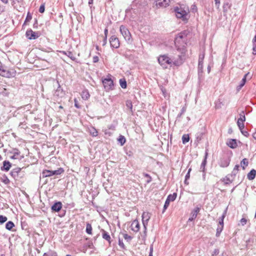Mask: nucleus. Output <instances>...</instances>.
<instances>
[{
  "mask_svg": "<svg viewBox=\"0 0 256 256\" xmlns=\"http://www.w3.org/2000/svg\"><path fill=\"white\" fill-rule=\"evenodd\" d=\"M252 46H253L252 54H256V34L255 35L254 38L252 39Z\"/></svg>",
  "mask_w": 256,
  "mask_h": 256,
  "instance_id": "72a5a7b5",
  "label": "nucleus"
},
{
  "mask_svg": "<svg viewBox=\"0 0 256 256\" xmlns=\"http://www.w3.org/2000/svg\"><path fill=\"white\" fill-rule=\"evenodd\" d=\"M206 156H207V154H206L205 158H204V160H202V162L200 166V171L202 172H204L205 169H206V162H206Z\"/></svg>",
  "mask_w": 256,
  "mask_h": 256,
  "instance_id": "412c9836",
  "label": "nucleus"
},
{
  "mask_svg": "<svg viewBox=\"0 0 256 256\" xmlns=\"http://www.w3.org/2000/svg\"><path fill=\"white\" fill-rule=\"evenodd\" d=\"M58 84V87L54 92V100L58 101L60 98H62L64 96V92L62 89L60 88V84L58 81H57Z\"/></svg>",
  "mask_w": 256,
  "mask_h": 256,
  "instance_id": "39448f33",
  "label": "nucleus"
},
{
  "mask_svg": "<svg viewBox=\"0 0 256 256\" xmlns=\"http://www.w3.org/2000/svg\"><path fill=\"white\" fill-rule=\"evenodd\" d=\"M32 19V14L28 12L27 14L26 18L25 20V21L24 22V24H26L27 22H29Z\"/></svg>",
  "mask_w": 256,
  "mask_h": 256,
  "instance_id": "37998d69",
  "label": "nucleus"
},
{
  "mask_svg": "<svg viewBox=\"0 0 256 256\" xmlns=\"http://www.w3.org/2000/svg\"><path fill=\"white\" fill-rule=\"evenodd\" d=\"M62 208V204L60 202L54 203L52 206V211L58 212Z\"/></svg>",
  "mask_w": 256,
  "mask_h": 256,
  "instance_id": "2eb2a0df",
  "label": "nucleus"
},
{
  "mask_svg": "<svg viewBox=\"0 0 256 256\" xmlns=\"http://www.w3.org/2000/svg\"><path fill=\"white\" fill-rule=\"evenodd\" d=\"M123 237L128 242H130L132 240V236L128 235L126 234H123Z\"/></svg>",
  "mask_w": 256,
  "mask_h": 256,
  "instance_id": "de8ad7c7",
  "label": "nucleus"
},
{
  "mask_svg": "<svg viewBox=\"0 0 256 256\" xmlns=\"http://www.w3.org/2000/svg\"><path fill=\"white\" fill-rule=\"evenodd\" d=\"M120 30L121 34L122 35L124 40L128 44H131L132 42V35L128 30V28L122 25L120 26Z\"/></svg>",
  "mask_w": 256,
  "mask_h": 256,
  "instance_id": "f03ea898",
  "label": "nucleus"
},
{
  "mask_svg": "<svg viewBox=\"0 0 256 256\" xmlns=\"http://www.w3.org/2000/svg\"><path fill=\"white\" fill-rule=\"evenodd\" d=\"M90 94L88 90H84L82 93V97L83 100H86L90 98Z\"/></svg>",
  "mask_w": 256,
  "mask_h": 256,
  "instance_id": "7c9ffc66",
  "label": "nucleus"
},
{
  "mask_svg": "<svg viewBox=\"0 0 256 256\" xmlns=\"http://www.w3.org/2000/svg\"><path fill=\"white\" fill-rule=\"evenodd\" d=\"M186 110V108H182L181 110V112L178 114V116L180 117Z\"/></svg>",
  "mask_w": 256,
  "mask_h": 256,
  "instance_id": "052dcab7",
  "label": "nucleus"
},
{
  "mask_svg": "<svg viewBox=\"0 0 256 256\" xmlns=\"http://www.w3.org/2000/svg\"><path fill=\"white\" fill-rule=\"evenodd\" d=\"M174 11L176 12V16L179 18H184L187 14L186 12L181 8H176L174 9Z\"/></svg>",
  "mask_w": 256,
  "mask_h": 256,
  "instance_id": "1a4fd4ad",
  "label": "nucleus"
},
{
  "mask_svg": "<svg viewBox=\"0 0 256 256\" xmlns=\"http://www.w3.org/2000/svg\"><path fill=\"white\" fill-rule=\"evenodd\" d=\"M226 144L232 148H235L237 147L236 140L235 139H230L226 142Z\"/></svg>",
  "mask_w": 256,
  "mask_h": 256,
  "instance_id": "dca6fc26",
  "label": "nucleus"
},
{
  "mask_svg": "<svg viewBox=\"0 0 256 256\" xmlns=\"http://www.w3.org/2000/svg\"><path fill=\"white\" fill-rule=\"evenodd\" d=\"M110 43L111 48H118L120 46V42L118 38L114 35L110 36Z\"/></svg>",
  "mask_w": 256,
  "mask_h": 256,
  "instance_id": "423d86ee",
  "label": "nucleus"
},
{
  "mask_svg": "<svg viewBox=\"0 0 256 256\" xmlns=\"http://www.w3.org/2000/svg\"><path fill=\"white\" fill-rule=\"evenodd\" d=\"M99 60V58L98 56H94L92 58V62L94 63L98 62Z\"/></svg>",
  "mask_w": 256,
  "mask_h": 256,
  "instance_id": "6e6d98bb",
  "label": "nucleus"
},
{
  "mask_svg": "<svg viewBox=\"0 0 256 256\" xmlns=\"http://www.w3.org/2000/svg\"><path fill=\"white\" fill-rule=\"evenodd\" d=\"M248 74L244 75V77L242 78V80L240 82V84L237 86L236 90L238 91H240V90L244 86L246 82V77Z\"/></svg>",
  "mask_w": 256,
  "mask_h": 256,
  "instance_id": "aec40b11",
  "label": "nucleus"
},
{
  "mask_svg": "<svg viewBox=\"0 0 256 256\" xmlns=\"http://www.w3.org/2000/svg\"><path fill=\"white\" fill-rule=\"evenodd\" d=\"M238 120L244 122L246 120V117L244 112L242 111L240 114V118L238 119Z\"/></svg>",
  "mask_w": 256,
  "mask_h": 256,
  "instance_id": "58836bf2",
  "label": "nucleus"
},
{
  "mask_svg": "<svg viewBox=\"0 0 256 256\" xmlns=\"http://www.w3.org/2000/svg\"><path fill=\"white\" fill-rule=\"evenodd\" d=\"M50 176H52L51 170H43L42 174V178H46V177Z\"/></svg>",
  "mask_w": 256,
  "mask_h": 256,
  "instance_id": "cd10ccee",
  "label": "nucleus"
},
{
  "mask_svg": "<svg viewBox=\"0 0 256 256\" xmlns=\"http://www.w3.org/2000/svg\"><path fill=\"white\" fill-rule=\"evenodd\" d=\"M186 35V31H184L177 36L176 38L175 39V44L176 45V44L178 42L179 40L183 39Z\"/></svg>",
  "mask_w": 256,
  "mask_h": 256,
  "instance_id": "a211bd4d",
  "label": "nucleus"
},
{
  "mask_svg": "<svg viewBox=\"0 0 256 256\" xmlns=\"http://www.w3.org/2000/svg\"><path fill=\"white\" fill-rule=\"evenodd\" d=\"M224 228V226L218 225L216 229V236L218 237L222 232Z\"/></svg>",
  "mask_w": 256,
  "mask_h": 256,
  "instance_id": "4c0bfd02",
  "label": "nucleus"
},
{
  "mask_svg": "<svg viewBox=\"0 0 256 256\" xmlns=\"http://www.w3.org/2000/svg\"><path fill=\"white\" fill-rule=\"evenodd\" d=\"M230 162V159L228 158H223L220 162V166L222 168L227 167Z\"/></svg>",
  "mask_w": 256,
  "mask_h": 256,
  "instance_id": "9b49d317",
  "label": "nucleus"
},
{
  "mask_svg": "<svg viewBox=\"0 0 256 256\" xmlns=\"http://www.w3.org/2000/svg\"><path fill=\"white\" fill-rule=\"evenodd\" d=\"M8 220V218L6 216L0 215V224H2L6 222Z\"/></svg>",
  "mask_w": 256,
  "mask_h": 256,
  "instance_id": "09e8293b",
  "label": "nucleus"
},
{
  "mask_svg": "<svg viewBox=\"0 0 256 256\" xmlns=\"http://www.w3.org/2000/svg\"><path fill=\"white\" fill-rule=\"evenodd\" d=\"M203 62H198V74L200 75L202 74L203 72Z\"/></svg>",
  "mask_w": 256,
  "mask_h": 256,
  "instance_id": "473e14b6",
  "label": "nucleus"
},
{
  "mask_svg": "<svg viewBox=\"0 0 256 256\" xmlns=\"http://www.w3.org/2000/svg\"><path fill=\"white\" fill-rule=\"evenodd\" d=\"M219 254V250L218 249H215L212 254V256H217Z\"/></svg>",
  "mask_w": 256,
  "mask_h": 256,
  "instance_id": "4d7b16f0",
  "label": "nucleus"
},
{
  "mask_svg": "<svg viewBox=\"0 0 256 256\" xmlns=\"http://www.w3.org/2000/svg\"><path fill=\"white\" fill-rule=\"evenodd\" d=\"M92 225L89 223H87L86 226V232L88 234H92Z\"/></svg>",
  "mask_w": 256,
  "mask_h": 256,
  "instance_id": "2f4dec72",
  "label": "nucleus"
},
{
  "mask_svg": "<svg viewBox=\"0 0 256 256\" xmlns=\"http://www.w3.org/2000/svg\"><path fill=\"white\" fill-rule=\"evenodd\" d=\"M4 6H0V14L4 11Z\"/></svg>",
  "mask_w": 256,
  "mask_h": 256,
  "instance_id": "69168bd1",
  "label": "nucleus"
},
{
  "mask_svg": "<svg viewBox=\"0 0 256 256\" xmlns=\"http://www.w3.org/2000/svg\"><path fill=\"white\" fill-rule=\"evenodd\" d=\"M204 52L200 53L199 55L198 62H204Z\"/></svg>",
  "mask_w": 256,
  "mask_h": 256,
  "instance_id": "603ef678",
  "label": "nucleus"
},
{
  "mask_svg": "<svg viewBox=\"0 0 256 256\" xmlns=\"http://www.w3.org/2000/svg\"><path fill=\"white\" fill-rule=\"evenodd\" d=\"M144 176L147 178H148L147 180H146V183L148 184L150 183L152 180V177L148 174H146V173H144Z\"/></svg>",
  "mask_w": 256,
  "mask_h": 256,
  "instance_id": "3c124183",
  "label": "nucleus"
},
{
  "mask_svg": "<svg viewBox=\"0 0 256 256\" xmlns=\"http://www.w3.org/2000/svg\"><path fill=\"white\" fill-rule=\"evenodd\" d=\"M237 124H238L239 128L240 129V130H242L244 128V125L243 122H241V121L238 120Z\"/></svg>",
  "mask_w": 256,
  "mask_h": 256,
  "instance_id": "c03bdc74",
  "label": "nucleus"
},
{
  "mask_svg": "<svg viewBox=\"0 0 256 256\" xmlns=\"http://www.w3.org/2000/svg\"><path fill=\"white\" fill-rule=\"evenodd\" d=\"M104 37H106V38L108 37V28H106L104 29Z\"/></svg>",
  "mask_w": 256,
  "mask_h": 256,
  "instance_id": "e2e57ef3",
  "label": "nucleus"
},
{
  "mask_svg": "<svg viewBox=\"0 0 256 256\" xmlns=\"http://www.w3.org/2000/svg\"><path fill=\"white\" fill-rule=\"evenodd\" d=\"M102 84L106 91L112 90L114 86L113 80L110 78H106L102 80Z\"/></svg>",
  "mask_w": 256,
  "mask_h": 256,
  "instance_id": "20e7f679",
  "label": "nucleus"
},
{
  "mask_svg": "<svg viewBox=\"0 0 256 256\" xmlns=\"http://www.w3.org/2000/svg\"><path fill=\"white\" fill-rule=\"evenodd\" d=\"M126 104L128 108H129L131 110H132V105L130 102H127Z\"/></svg>",
  "mask_w": 256,
  "mask_h": 256,
  "instance_id": "13d9d810",
  "label": "nucleus"
},
{
  "mask_svg": "<svg viewBox=\"0 0 256 256\" xmlns=\"http://www.w3.org/2000/svg\"><path fill=\"white\" fill-rule=\"evenodd\" d=\"M60 52L64 54H66L72 60H75L76 59V57L74 56L72 52H71L70 51H68V52L62 51V52Z\"/></svg>",
  "mask_w": 256,
  "mask_h": 256,
  "instance_id": "4be33fe9",
  "label": "nucleus"
},
{
  "mask_svg": "<svg viewBox=\"0 0 256 256\" xmlns=\"http://www.w3.org/2000/svg\"><path fill=\"white\" fill-rule=\"evenodd\" d=\"M120 86L123 88H126V82L124 79H120Z\"/></svg>",
  "mask_w": 256,
  "mask_h": 256,
  "instance_id": "a19ab883",
  "label": "nucleus"
},
{
  "mask_svg": "<svg viewBox=\"0 0 256 256\" xmlns=\"http://www.w3.org/2000/svg\"><path fill=\"white\" fill-rule=\"evenodd\" d=\"M190 140V137L188 134H184L182 136V141L184 144L187 143Z\"/></svg>",
  "mask_w": 256,
  "mask_h": 256,
  "instance_id": "e433bc0d",
  "label": "nucleus"
},
{
  "mask_svg": "<svg viewBox=\"0 0 256 256\" xmlns=\"http://www.w3.org/2000/svg\"><path fill=\"white\" fill-rule=\"evenodd\" d=\"M74 106L77 108H80V106L78 105V101L76 99L74 100Z\"/></svg>",
  "mask_w": 256,
  "mask_h": 256,
  "instance_id": "338daca9",
  "label": "nucleus"
},
{
  "mask_svg": "<svg viewBox=\"0 0 256 256\" xmlns=\"http://www.w3.org/2000/svg\"><path fill=\"white\" fill-rule=\"evenodd\" d=\"M227 212V208L224 210L222 216L219 218L218 225L224 226V220L226 216V214Z\"/></svg>",
  "mask_w": 256,
  "mask_h": 256,
  "instance_id": "bb28decb",
  "label": "nucleus"
},
{
  "mask_svg": "<svg viewBox=\"0 0 256 256\" xmlns=\"http://www.w3.org/2000/svg\"><path fill=\"white\" fill-rule=\"evenodd\" d=\"M2 182L6 184H8L10 182L9 179L8 178V177L6 175H4L3 176V178L2 179Z\"/></svg>",
  "mask_w": 256,
  "mask_h": 256,
  "instance_id": "49530a36",
  "label": "nucleus"
},
{
  "mask_svg": "<svg viewBox=\"0 0 256 256\" xmlns=\"http://www.w3.org/2000/svg\"><path fill=\"white\" fill-rule=\"evenodd\" d=\"M14 226V224L12 221H8L6 224V228L8 230H12V228Z\"/></svg>",
  "mask_w": 256,
  "mask_h": 256,
  "instance_id": "c756f323",
  "label": "nucleus"
},
{
  "mask_svg": "<svg viewBox=\"0 0 256 256\" xmlns=\"http://www.w3.org/2000/svg\"><path fill=\"white\" fill-rule=\"evenodd\" d=\"M102 238L108 240L110 243L111 238L108 232H106L104 230H102Z\"/></svg>",
  "mask_w": 256,
  "mask_h": 256,
  "instance_id": "5701e85b",
  "label": "nucleus"
},
{
  "mask_svg": "<svg viewBox=\"0 0 256 256\" xmlns=\"http://www.w3.org/2000/svg\"><path fill=\"white\" fill-rule=\"evenodd\" d=\"M88 132L92 136H98V132L97 130L94 127H92L89 128Z\"/></svg>",
  "mask_w": 256,
  "mask_h": 256,
  "instance_id": "393cba45",
  "label": "nucleus"
},
{
  "mask_svg": "<svg viewBox=\"0 0 256 256\" xmlns=\"http://www.w3.org/2000/svg\"><path fill=\"white\" fill-rule=\"evenodd\" d=\"M12 166L10 162L7 160L3 162V166L1 167V170L2 171L8 172L10 170Z\"/></svg>",
  "mask_w": 256,
  "mask_h": 256,
  "instance_id": "4468645a",
  "label": "nucleus"
},
{
  "mask_svg": "<svg viewBox=\"0 0 256 256\" xmlns=\"http://www.w3.org/2000/svg\"><path fill=\"white\" fill-rule=\"evenodd\" d=\"M170 202L168 201L167 199H166V200L165 201V203H164V206L162 213H164L165 212V210H166V208H168V206H169V204H170Z\"/></svg>",
  "mask_w": 256,
  "mask_h": 256,
  "instance_id": "a18cd8bd",
  "label": "nucleus"
},
{
  "mask_svg": "<svg viewBox=\"0 0 256 256\" xmlns=\"http://www.w3.org/2000/svg\"><path fill=\"white\" fill-rule=\"evenodd\" d=\"M241 130L242 133L244 136H248L249 135L248 132L247 131H242V130Z\"/></svg>",
  "mask_w": 256,
  "mask_h": 256,
  "instance_id": "0e129e2a",
  "label": "nucleus"
},
{
  "mask_svg": "<svg viewBox=\"0 0 256 256\" xmlns=\"http://www.w3.org/2000/svg\"><path fill=\"white\" fill-rule=\"evenodd\" d=\"M26 36L28 40H36L39 37L40 34L32 31V29H28L26 32Z\"/></svg>",
  "mask_w": 256,
  "mask_h": 256,
  "instance_id": "0eeeda50",
  "label": "nucleus"
},
{
  "mask_svg": "<svg viewBox=\"0 0 256 256\" xmlns=\"http://www.w3.org/2000/svg\"><path fill=\"white\" fill-rule=\"evenodd\" d=\"M155 2L157 6L166 8L168 6L170 0H155Z\"/></svg>",
  "mask_w": 256,
  "mask_h": 256,
  "instance_id": "9d476101",
  "label": "nucleus"
},
{
  "mask_svg": "<svg viewBox=\"0 0 256 256\" xmlns=\"http://www.w3.org/2000/svg\"><path fill=\"white\" fill-rule=\"evenodd\" d=\"M118 140L121 146H123L126 142V138L124 136L120 135L118 139Z\"/></svg>",
  "mask_w": 256,
  "mask_h": 256,
  "instance_id": "c9c22d12",
  "label": "nucleus"
},
{
  "mask_svg": "<svg viewBox=\"0 0 256 256\" xmlns=\"http://www.w3.org/2000/svg\"><path fill=\"white\" fill-rule=\"evenodd\" d=\"M140 228L138 222L137 220H134L131 224V230L136 232L139 231Z\"/></svg>",
  "mask_w": 256,
  "mask_h": 256,
  "instance_id": "f8f14e48",
  "label": "nucleus"
},
{
  "mask_svg": "<svg viewBox=\"0 0 256 256\" xmlns=\"http://www.w3.org/2000/svg\"><path fill=\"white\" fill-rule=\"evenodd\" d=\"M118 245L122 248H123V249L125 248V246H124V242H122V240H120V239H119V240H118Z\"/></svg>",
  "mask_w": 256,
  "mask_h": 256,
  "instance_id": "5fc2aeb1",
  "label": "nucleus"
},
{
  "mask_svg": "<svg viewBox=\"0 0 256 256\" xmlns=\"http://www.w3.org/2000/svg\"><path fill=\"white\" fill-rule=\"evenodd\" d=\"M11 152L14 154V155L11 156V158L12 159H17V156L20 155V150L17 148H14Z\"/></svg>",
  "mask_w": 256,
  "mask_h": 256,
  "instance_id": "b1692460",
  "label": "nucleus"
},
{
  "mask_svg": "<svg viewBox=\"0 0 256 256\" xmlns=\"http://www.w3.org/2000/svg\"><path fill=\"white\" fill-rule=\"evenodd\" d=\"M44 10H45V6H44V5L43 4H42L40 8H39V12L40 13H43L44 12Z\"/></svg>",
  "mask_w": 256,
  "mask_h": 256,
  "instance_id": "864d4df0",
  "label": "nucleus"
},
{
  "mask_svg": "<svg viewBox=\"0 0 256 256\" xmlns=\"http://www.w3.org/2000/svg\"><path fill=\"white\" fill-rule=\"evenodd\" d=\"M176 193L174 192L173 194H169L166 199L170 202H173L176 199Z\"/></svg>",
  "mask_w": 256,
  "mask_h": 256,
  "instance_id": "c85d7f7f",
  "label": "nucleus"
},
{
  "mask_svg": "<svg viewBox=\"0 0 256 256\" xmlns=\"http://www.w3.org/2000/svg\"><path fill=\"white\" fill-rule=\"evenodd\" d=\"M38 20H35V22L33 24L34 28H38Z\"/></svg>",
  "mask_w": 256,
  "mask_h": 256,
  "instance_id": "774afa93",
  "label": "nucleus"
},
{
  "mask_svg": "<svg viewBox=\"0 0 256 256\" xmlns=\"http://www.w3.org/2000/svg\"><path fill=\"white\" fill-rule=\"evenodd\" d=\"M238 168H239V165L238 164H236L234 168V170L232 172V173L234 175H236V174L238 173Z\"/></svg>",
  "mask_w": 256,
  "mask_h": 256,
  "instance_id": "8fccbe9b",
  "label": "nucleus"
},
{
  "mask_svg": "<svg viewBox=\"0 0 256 256\" xmlns=\"http://www.w3.org/2000/svg\"><path fill=\"white\" fill-rule=\"evenodd\" d=\"M16 74V72L14 70H8L7 68L0 66V75L6 78H12L14 77Z\"/></svg>",
  "mask_w": 256,
  "mask_h": 256,
  "instance_id": "7ed1b4c3",
  "label": "nucleus"
},
{
  "mask_svg": "<svg viewBox=\"0 0 256 256\" xmlns=\"http://www.w3.org/2000/svg\"><path fill=\"white\" fill-rule=\"evenodd\" d=\"M150 218V214L148 212H144L142 215V220L144 227V232L146 230V226H148V222Z\"/></svg>",
  "mask_w": 256,
  "mask_h": 256,
  "instance_id": "6e6552de",
  "label": "nucleus"
},
{
  "mask_svg": "<svg viewBox=\"0 0 256 256\" xmlns=\"http://www.w3.org/2000/svg\"><path fill=\"white\" fill-rule=\"evenodd\" d=\"M246 222H247V220L245 218H242L240 220V222L242 226L245 225L246 223Z\"/></svg>",
  "mask_w": 256,
  "mask_h": 256,
  "instance_id": "bf43d9fd",
  "label": "nucleus"
},
{
  "mask_svg": "<svg viewBox=\"0 0 256 256\" xmlns=\"http://www.w3.org/2000/svg\"><path fill=\"white\" fill-rule=\"evenodd\" d=\"M158 62L160 66L164 68H167L168 66H172L173 64L178 66L182 63V56L180 55L178 56V58H176L174 56L170 58L166 54L162 55L158 57Z\"/></svg>",
  "mask_w": 256,
  "mask_h": 256,
  "instance_id": "f257e3e1",
  "label": "nucleus"
},
{
  "mask_svg": "<svg viewBox=\"0 0 256 256\" xmlns=\"http://www.w3.org/2000/svg\"><path fill=\"white\" fill-rule=\"evenodd\" d=\"M102 42V46H104L107 43V38L104 36Z\"/></svg>",
  "mask_w": 256,
  "mask_h": 256,
  "instance_id": "680f3d73",
  "label": "nucleus"
},
{
  "mask_svg": "<svg viewBox=\"0 0 256 256\" xmlns=\"http://www.w3.org/2000/svg\"><path fill=\"white\" fill-rule=\"evenodd\" d=\"M64 172L62 168H59L57 170H51L52 176L54 175H59Z\"/></svg>",
  "mask_w": 256,
  "mask_h": 256,
  "instance_id": "a878e982",
  "label": "nucleus"
},
{
  "mask_svg": "<svg viewBox=\"0 0 256 256\" xmlns=\"http://www.w3.org/2000/svg\"><path fill=\"white\" fill-rule=\"evenodd\" d=\"M256 176V170L254 169L252 170L247 175V178L249 180H253Z\"/></svg>",
  "mask_w": 256,
  "mask_h": 256,
  "instance_id": "6ab92c4d",
  "label": "nucleus"
},
{
  "mask_svg": "<svg viewBox=\"0 0 256 256\" xmlns=\"http://www.w3.org/2000/svg\"><path fill=\"white\" fill-rule=\"evenodd\" d=\"M230 8V4L228 2H225L223 5V10L224 12H226Z\"/></svg>",
  "mask_w": 256,
  "mask_h": 256,
  "instance_id": "79ce46f5",
  "label": "nucleus"
},
{
  "mask_svg": "<svg viewBox=\"0 0 256 256\" xmlns=\"http://www.w3.org/2000/svg\"><path fill=\"white\" fill-rule=\"evenodd\" d=\"M248 164V160L246 158H244L240 162V165L243 170L245 169V166H247Z\"/></svg>",
  "mask_w": 256,
  "mask_h": 256,
  "instance_id": "f704fd0d",
  "label": "nucleus"
},
{
  "mask_svg": "<svg viewBox=\"0 0 256 256\" xmlns=\"http://www.w3.org/2000/svg\"><path fill=\"white\" fill-rule=\"evenodd\" d=\"M192 170V168H190L188 170V172L185 176V180H184V184H188V182H187V180L190 178V172Z\"/></svg>",
  "mask_w": 256,
  "mask_h": 256,
  "instance_id": "ea45409f",
  "label": "nucleus"
},
{
  "mask_svg": "<svg viewBox=\"0 0 256 256\" xmlns=\"http://www.w3.org/2000/svg\"><path fill=\"white\" fill-rule=\"evenodd\" d=\"M21 170V168H16L13 169L10 174L11 176L14 178V179H17L18 178V173Z\"/></svg>",
  "mask_w": 256,
  "mask_h": 256,
  "instance_id": "f3484780",
  "label": "nucleus"
},
{
  "mask_svg": "<svg viewBox=\"0 0 256 256\" xmlns=\"http://www.w3.org/2000/svg\"><path fill=\"white\" fill-rule=\"evenodd\" d=\"M200 208L198 207H196L194 208V209L192 210V212L191 213V216L188 218L189 221H192L194 220L197 216V214L198 212H200Z\"/></svg>",
  "mask_w": 256,
  "mask_h": 256,
  "instance_id": "ddd939ff",
  "label": "nucleus"
}]
</instances>
